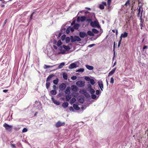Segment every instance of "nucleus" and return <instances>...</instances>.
Here are the masks:
<instances>
[{
    "label": "nucleus",
    "mask_w": 148,
    "mask_h": 148,
    "mask_svg": "<svg viewBox=\"0 0 148 148\" xmlns=\"http://www.w3.org/2000/svg\"><path fill=\"white\" fill-rule=\"evenodd\" d=\"M86 17L85 16H82L80 17V21L82 22H83L85 20Z\"/></svg>",
    "instance_id": "c756f323"
},
{
    "label": "nucleus",
    "mask_w": 148,
    "mask_h": 148,
    "mask_svg": "<svg viewBox=\"0 0 148 148\" xmlns=\"http://www.w3.org/2000/svg\"><path fill=\"white\" fill-rule=\"evenodd\" d=\"M61 34L60 32H57L55 34V35L54 37L53 43L56 44L57 42V40H58L61 36Z\"/></svg>",
    "instance_id": "f03ea898"
},
{
    "label": "nucleus",
    "mask_w": 148,
    "mask_h": 148,
    "mask_svg": "<svg viewBox=\"0 0 148 148\" xmlns=\"http://www.w3.org/2000/svg\"><path fill=\"white\" fill-rule=\"evenodd\" d=\"M50 92L51 94L53 95H55L57 94V91L56 90H51L50 91Z\"/></svg>",
    "instance_id": "b1692460"
},
{
    "label": "nucleus",
    "mask_w": 148,
    "mask_h": 148,
    "mask_svg": "<svg viewBox=\"0 0 148 148\" xmlns=\"http://www.w3.org/2000/svg\"><path fill=\"white\" fill-rule=\"evenodd\" d=\"M84 71V69L83 68H80L78 70L76 71V72H83Z\"/></svg>",
    "instance_id": "72a5a7b5"
},
{
    "label": "nucleus",
    "mask_w": 148,
    "mask_h": 148,
    "mask_svg": "<svg viewBox=\"0 0 148 148\" xmlns=\"http://www.w3.org/2000/svg\"><path fill=\"white\" fill-rule=\"evenodd\" d=\"M71 40V42H74L76 41H81V39L79 37L77 36H71L70 38L69 37L66 38L65 41L66 43H69Z\"/></svg>",
    "instance_id": "f257e3e1"
},
{
    "label": "nucleus",
    "mask_w": 148,
    "mask_h": 148,
    "mask_svg": "<svg viewBox=\"0 0 148 148\" xmlns=\"http://www.w3.org/2000/svg\"><path fill=\"white\" fill-rule=\"evenodd\" d=\"M79 26V24L77 23V24H75L74 25L73 27L75 29H78Z\"/></svg>",
    "instance_id": "c85d7f7f"
},
{
    "label": "nucleus",
    "mask_w": 148,
    "mask_h": 148,
    "mask_svg": "<svg viewBox=\"0 0 148 148\" xmlns=\"http://www.w3.org/2000/svg\"><path fill=\"white\" fill-rule=\"evenodd\" d=\"M79 36L81 38H84L85 37H87V35L86 33L84 32H80L79 33Z\"/></svg>",
    "instance_id": "6e6552de"
},
{
    "label": "nucleus",
    "mask_w": 148,
    "mask_h": 148,
    "mask_svg": "<svg viewBox=\"0 0 148 148\" xmlns=\"http://www.w3.org/2000/svg\"><path fill=\"white\" fill-rule=\"evenodd\" d=\"M71 98V96L69 94H68L66 96V101H69Z\"/></svg>",
    "instance_id": "4be33fe9"
},
{
    "label": "nucleus",
    "mask_w": 148,
    "mask_h": 148,
    "mask_svg": "<svg viewBox=\"0 0 148 148\" xmlns=\"http://www.w3.org/2000/svg\"><path fill=\"white\" fill-rule=\"evenodd\" d=\"M27 131V129L26 128H24L22 130L23 132H26Z\"/></svg>",
    "instance_id": "49530a36"
},
{
    "label": "nucleus",
    "mask_w": 148,
    "mask_h": 148,
    "mask_svg": "<svg viewBox=\"0 0 148 148\" xmlns=\"http://www.w3.org/2000/svg\"><path fill=\"white\" fill-rule=\"evenodd\" d=\"M102 4L103 5H106V3L105 2L103 1L102 2Z\"/></svg>",
    "instance_id": "bf43d9fd"
},
{
    "label": "nucleus",
    "mask_w": 148,
    "mask_h": 148,
    "mask_svg": "<svg viewBox=\"0 0 148 148\" xmlns=\"http://www.w3.org/2000/svg\"><path fill=\"white\" fill-rule=\"evenodd\" d=\"M11 145L13 147H14V148H16V146H15V145L14 144H11Z\"/></svg>",
    "instance_id": "680f3d73"
},
{
    "label": "nucleus",
    "mask_w": 148,
    "mask_h": 148,
    "mask_svg": "<svg viewBox=\"0 0 148 148\" xmlns=\"http://www.w3.org/2000/svg\"><path fill=\"white\" fill-rule=\"evenodd\" d=\"M3 126L5 128L6 130L9 132L11 131L12 130V127H13L12 125H9L6 123H5L3 124Z\"/></svg>",
    "instance_id": "7ed1b4c3"
},
{
    "label": "nucleus",
    "mask_w": 148,
    "mask_h": 148,
    "mask_svg": "<svg viewBox=\"0 0 148 148\" xmlns=\"http://www.w3.org/2000/svg\"><path fill=\"white\" fill-rule=\"evenodd\" d=\"M53 47L56 50L57 49V47L55 45H53Z\"/></svg>",
    "instance_id": "0e129e2a"
},
{
    "label": "nucleus",
    "mask_w": 148,
    "mask_h": 148,
    "mask_svg": "<svg viewBox=\"0 0 148 148\" xmlns=\"http://www.w3.org/2000/svg\"><path fill=\"white\" fill-rule=\"evenodd\" d=\"M128 36V33L126 32H125L124 33H122L120 37V38L121 40H122V38H125L127 37Z\"/></svg>",
    "instance_id": "9b49d317"
},
{
    "label": "nucleus",
    "mask_w": 148,
    "mask_h": 148,
    "mask_svg": "<svg viewBox=\"0 0 148 148\" xmlns=\"http://www.w3.org/2000/svg\"><path fill=\"white\" fill-rule=\"evenodd\" d=\"M72 90L73 92H77L78 90V88L76 86L72 85L71 86Z\"/></svg>",
    "instance_id": "ddd939ff"
},
{
    "label": "nucleus",
    "mask_w": 148,
    "mask_h": 148,
    "mask_svg": "<svg viewBox=\"0 0 148 148\" xmlns=\"http://www.w3.org/2000/svg\"><path fill=\"white\" fill-rule=\"evenodd\" d=\"M91 96L92 98L93 99H96L97 97V96H96V95L94 94L91 95Z\"/></svg>",
    "instance_id": "58836bf2"
},
{
    "label": "nucleus",
    "mask_w": 148,
    "mask_h": 148,
    "mask_svg": "<svg viewBox=\"0 0 148 148\" xmlns=\"http://www.w3.org/2000/svg\"><path fill=\"white\" fill-rule=\"evenodd\" d=\"M62 44V43L60 40H59L58 41L57 45L58 46H60Z\"/></svg>",
    "instance_id": "e433bc0d"
},
{
    "label": "nucleus",
    "mask_w": 148,
    "mask_h": 148,
    "mask_svg": "<svg viewBox=\"0 0 148 148\" xmlns=\"http://www.w3.org/2000/svg\"><path fill=\"white\" fill-rule=\"evenodd\" d=\"M46 88L47 89H48L50 85V82H46Z\"/></svg>",
    "instance_id": "7c9ffc66"
},
{
    "label": "nucleus",
    "mask_w": 148,
    "mask_h": 148,
    "mask_svg": "<svg viewBox=\"0 0 148 148\" xmlns=\"http://www.w3.org/2000/svg\"><path fill=\"white\" fill-rule=\"evenodd\" d=\"M87 35L90 36H94V34L91 31H88L87 32Z\"/></svg>",
    "instance_id": "aec40b11"
},
{
    "label": "nucleus",
    "mask_w": 148,
    "mask_h": 148,
    "mask_svg": "<svg viewBox=\"0 0 148 148\" xmlns=\"http://www.w3.org/2000/svg\"><path fill=\"white\" fill-rule=\"evenodd\" d=\"M59 79L58 78H57L56 79L54 80L53 81V84H57L58 83Z\"/></svg>",
    "instance_id": "2f4dec72"
},
{
    "label": "nucleus",
    "mask_w": 148,
    "mask_h": 148,
    "mask_svg": "<svg viewBox=\"0 0 148 148\" xmlns=\"http://www.w3.org/2000/svg\"><path fill=\"white\" fill-rule=\"evenodd\" d=\"M54 66V65H53V66H48V65H45V64L44 65V68L45 69H47V68H51V67H53Z\"/></svg>",
    "instance_id": "f704fd0d"
},
{
    "label": "nucleus",
    "mask_w": 148,
    "mask_h": 148,
    "mask_svg": "<svg viewBox=\"0 0 148 148\" xmlns=\"http://www.w3.org/2000/svg\"><path fill=\"white\" fill-rule=\"evenodd\" d=\"M70 27V29L72 32H73L74 31V27Z\"/></svg>",
    "instance_id": "864d4df0"
},
{
    "label": "nucleus",
    "mask_w": 148,
    "mask_h": 148,
    "mask_svg": "<svg viewBox=\"0 0 148 148\" xmlns=\"http://www.w3.org/2000/svg\"><path fill=\"white\" fill-rule=\"evenodd\" d=\"M89 91L91 95L94 94L95 92V90L92 88H90L89 89Z\"/></svg>",
    "instance_id": "5701e85b"
},
{
    "label": "nucleus",
    "mask_w": 148,
    "mask_h": 148,
    "mask_svg": "<svg viewBox=\"0 0 148 148\" xmlns=\"http://www.w3.org/2000/svg\"><path fill=\"white\" fill-rule=\"evenodd\" d=\"M34 14V12H33L30 15V20H31L32 19V17H33Z\"/></svg>",
    "instance_id": "8fccbe9b"
},
{
    "label": "nucleus",
    "mask_w": 148,
    "mask_h": 148,
    "mask_svg": "<svg viewBox=\"0 0 148 148\" xmlns=\"http://www.w3.org/2000/svg\"><path fill=\"white\" fill-rule=\"evenodd\" d=\"M114 82V79L113 78V77H112L111 78L110 83L111 84H113Z\"/></svg>",
    "instance_id": "a18cd8bd"
},
{
    "label": "nucleus",
    "mask_w": 148,
    "mask_h": 148,
    "mask_svg": "<svg viewBox=\"0 0 148 148\" xmlns=\"http://www.w3.org/2000/svg\"><path fill=\"white\" fill-rule=\"evenodd\" d=\"M96 94L97 95H99L101 93V92H100V91L99 90H97L96 91Z\"/></svg>",
    "instance_id": "de8ad7c7"
},
{
    "label": "nucleus",
    "mask_w": 148,
    "mask_h": 148,
    "mask_svg": "<svg viewBox=\"0 0 148 148\" xmlns=\"http://www.w3.org/2000/svg\"><path fill=\"white\" fill-rule=\"evenodd\" d=\"M66 35H63L61 37V39L62 40H64L66 38Z\"/></svg>",
    "instance_id": "4c0bfd02"
},
{
    "label": "nucleus",
    "mask_w": 148,
    "mask_h": 148,
    "mask_svg": "<svg viewBox=\"0 0 148 148\" xmlns=\"http://www.w3.org/2000/svg\"><path fill=\"white\" fill-rule=\"evenodd\" d=\"M121 40H121V39H120V40H119V43H118V47H119L120 44H121Z\"/></svg>",
    "instance_id": "6e6d98bb"
},
{
    "label": "nucleus",
    "mask_w": 148,
    "mask_h": 148,
    "mask_svg": "<svg viewBox=\"0 0 148 148\" xmlns=\"http://www.w3.org/2000/svg\"><path fill=\"white\" fill-rule=\"evenodd\" d=\"M79 101L81 103H83L84 102V100L83 99H79Z\"/></svg>",
    "instance_id": "052dcab7"
},
{
    "label": "nucleus",
    "mask_w": 148,
    "mask_h": 148,
    "mask_svg": "<svg viewBox=\"0 0 148 148\" xmlns=\"http://www.w3.org/2000/svg\"><path fill=\"white\" fill-rule=\"evenodd\" d=\"M63 47L66 51H68L70 49V47L68 46H66L64 45H63Z\"/></svg>",
    "instance_id": "412c9836"
},
{
    "label": "nucleus",
    "mask_w": 148,
    "mask_h": 148,
    "mask_svg": "<svg viewBox=\"0 0 148 148\" xmlns=\"http://www.w3.org/2000/svg\"><path fill=\"white\" fill-rule=\"evenodd\" d=\"M90 82L91 84L92 85L95 84V82L94 80L92 79H90Z\"/></svg>",
    "instance_id": "c9c22d12"
},
{
    "label": "nucleus",
    "mask_w": 148,
    "mask_h": 148,
    "mask_svg": "<svg viewBox=\"0 0 148 148\" xmlns=\"http://www.w3.org/2000/svg\"><path fill=\"white\" fill-rule=\"evenodd\" d=\"M85 82L82 81H79L76 82V84L79 87H83L85 85Z\"/></svg>",
    "instance_id": "20e7f679"
},
{
    "label": "nucleus",
    "mask_w": 148,
    "mask_h": 148,
    "mask_svg": "<svg viewBox=\"0 0 148 148\" xmlns=\"http://www.w3.org/2000/svg\"><path fill=\"white\" fill-rule=\"evenodd\" d=\"M116 69V67H115L114 69H113L111 71H110L108 74V76L112 75H113L115 72Z\"/></svg>",
    "instance_id": "f3484780"
},
{
    "label": "nucleus",
    "mask_w": 148,
    "mask_h": 148,
    "mask_svg": "<svg viewBox=\"0 0 148 148\" xmlns=\"http://www.w3.org/2000/svg\"><path fill=\"white\" fill-rule=\"evenodd\" d=\"M54 76V75L53 74H51L49 75L47 77L46 80V82H48L50 81L51 79Z\"/></svg>",
    "instance_id": "2eb2a0df"
},
{
    "label": "nucleus",
    "mask_w": 148,
    "mask_h": 148,
    "mask_svg": "<svg viewBox=\"0 0 148 148\" xmlns=\"http://www.w3.org/2000/svg\"><path fill=\"white\" fill-rule=\"evenodd\" d=\"M7 22V19H6L4 21V24L5 25Z\"/></svg>",
    "instance_id": "774afa93"
},
{
    "label": "nucleus",
    "mask_w": 148,
    "mask_h": 148,
    "mask_svg": "<svg viewBox=\"0 0 148 148\" xmlns=\"http://www.w3.org/2000/svg\"><path fill=\"white\" fill-rule=\"evenodd\" d=\"M140 23H143L144 21V20L142 18V14L140 15Z\"/></svg>",
    "instance_id": "c03bdc74"
},
{
    "label": "nucleus",
    "mask_w": 148,
    "mask_h": 148,
    "mask_svg": "<svg viewBox=\"0 0 148 148\" xmlns=\"http://www.w3.org/2000/svg\"><path fill=\"white\" fill-rule=\"evenodd\" d=\"M90 25L93 27H99V26L98 22L96 21L91 22L90 23Z\"/></svg>",
    "instance_id": "0eeeda50"
},
{
    "label": "nucleus",
    "mask_w": 148,
    "mask_h": 148,
    "mask_svg": "<svg viewBox=\"0 0 148 148\" xmlns=\"http://www.w3.org/2000/svg\"><path fill=\"white\" fill-rule=\"evenodd\" d=\"M65 124V122H61L59 121L56 123L55 124V126L56 127H58L64 125Z\"/></svg>",
    "instance_id": "39448f33"
},
{
    "label": "nucleus",
    "mask_w": 148,
    "mask_h": 148,
    "mask_svg": "<svg viewBox=\"0 0 148 148\" xmlns=\"http://www.w3.org/2000/svg\"><path fill=\"white\" fill-rule=\"evenodd\" d=\"M98 85L100 87L101 91H103V82L102 81H99L98 82Z\"/></svg>",
    "instance_id": "1a4fd4ad"
},
{
    "label": "nucleus",
    "mask_w": 148,
    "mask_h": 148,
    "mask_svg": "<svg viewBox=\"0 0 148 148\" xmlns=\"http://www.w3.org/2000/svg\"><path fill=\"white\" fill-rule=\"evenodd\" d=\"M73 107L75 110H78L80 109V108H79L77 105L75 104H73Z\"/></svg>",
    "instance_id": "cd10ccee"
},
{
    "label": "nucleus",
    "mask_w": 148,
    "mask_h": 148,
    "mask_svg": "<svg viewBox=\"0 0 148 148\" xmlns=\"http://www.w3.org/2000/svg\"><path fill=\"white\" fill-rule=\"evenodd\" d=\"M113 51H114V54H113V56H114V57H115V50H114V45Z\"/></svg>",
    "instance_id": "5fc2aeb1"
},
{
    "label": "nucleus",
    "mask_w": 148,
    "mask_h": 148,
    "mask_svg": "<svg viewBox=\"0 0 148 148\" xmlns=\"http://www.w3.org/2000/svg\"><path fill=\"white\" fill-rule=\"evenodd\" d=\"M95 45L94 44L90 45L88 46V47H89L91 48L92 47H93V46H95Z\"/></svg>",
    "instance_id": "09e8293b"
},
{
    "label": "nucleus",
    "mask_w": 148,
    "mask_h": 148,
    "mask_svg": "<svg viewBox=\"0 0 148 148\" xmlns=\"http://www.w3.org/2000/svg\"><path fill=\"white\" fill-rule=\"evenodd\" d=\"M130 5V0H128L126 3H125V4L124 5H125L127 6L128 5Z\"/></svg>",
    "instance_id": "79ce46f5"
},
{
    "label": "nucleus",
    "mask_w": 148,
    "mask_h": 148,
    "mask_svg": "<svg viewBox=\"0 0 148 148\" xmlns=\"http://www.w3.org/2000/svg\"><path fill=\"white\" fill-rule=\"evenodd\" d=\"M62 76L63 78L65 79L66 80L68 78V76L67 74L66 73H64L62 74Z\"/></svg>",
    "instance_id": "bb28decb"
},
{
    "label": "nucleus",
    "mask_w": 148,
    "mask_h": 148,
    "mask_svg": "<svg viewBox=\"0 0 148 148\" xmlns=\"http://www.w3.org/2000/svg\"><path fill=\"white\" fill-rule=\"evenodd\" d=\"M69 103L68 102H66L63 103L62 104V106L64 108H66L68 106Z\"/></svg>",
    "instance_id": "393cba45"
},
{
    "label": "nucleus",
    "mask_w": 148,
    "mask_h": 148,
    "mask_svg": "<svg viewBox=\"0 0 148 148\" xmlns=\"http://www.w3.org/2000/svg\"><path fill=\"white\" fill-rule=\"evenodd\" d=\"M8 91V90H3V92H4L6 93Z\"/></svg>",
    "instance_id": "69168bd1"
},
{
    "label": "nucleus",
    "mask_w": 148,
    "mask_h": 148,
    "mask_svg": "<svg viewBox=\"0 0 148 148\" xmlns=\"http://www.w3.org/2000/svg\"><path fill=\"white\" fill-rule=\"evenodd\" d=\"M73 107L71 106L70 107L69 109L70 111H73L74 110Z\"/></svg>",
    "instance_id": "603ef678"
},
{
    "label": "nucleus",
    "mask_w": 148,
    "mask_h": 148,
    "mask_svg": "<svg viewBox=\"0 0 148 148\" xmlns=\"http://www.w3.org/2000/svg\"><path fill=\"white\" fill-rule=\"evenodd\" d=\"M147 47L146 46H144L143 48V49L144 50L145 49L147 48Z\"/></svg>",
    "instance_id": "e2e57ef3"
},
{
    "label": "nucleus",
    "mask_w": 148,
    "mask_h": 148,
    "mask_svg": "<svg viewBox=\"0 0 148 148\" xmlns=\"http://www.w3.org/2000/svg\"><path fill=\"white\" fill-rule=\"evenodd\" d=\"M75 98H73L72 99H71V102H72V101H73V103H74V102H75Z\"/></svg>",
    "instance_id": "4d7b16f0"
},
{
    "label": "nucleus",
    "mask_w": 148,
    "mask_h": 148,
    "mask_svg": "<svg viewBox=\"0 0 148 148\" xmlns=\"http://www.w3.org/2000/svg\"><path fill=\"white\" fill-rule=\"evenodd\" d=\"M85 66L87 69L90 70H92L94 69L93 66L88 64L86 65Z\"/></svg>",
    "instance_id": "6ab92c4d"
},
{
    "label": "nucleus",
    "mask_w": 148,
    "mask_h": 148,
    "mask_svg": "<svg viewBox=\"0 0 148 148\" xmlns=\"http://www.w3.org/2000/svg\"><path fill=\"white\" fill-rule=\"evenodd\" d=\"M70 27H68L66 30V32L67 34H68L70 32Z\"/></svg>",
    "instance_id": "37998d69"
},
{
    "label": "nucleus",
    "mask_w": 148,
    "mask_h": 148,
    "mask_svg": "<svg viewBox=\"0 0 148 148\" xmlns=\"http://www.w3.org/2000/svg\"><path fill=\"white\" fill-rule=\"evenodd\" d=\"M66 87V85L65 83H62L59 86V89L61 91H63Z\"/></svg>",
    "instance_id": "423d86ee"
},
{
    "label": "nucleus",
    "mask_w": 148,
    "mask_h": 148,
    "mask_svg": "<svg viewBox=\"0 0 148 148\" xmlns=\"http://www.w3.org/2000/svg\"><path fill=\"white\" fill-rule=\"evenodd\" d=\"M53 88L54 90H55L56 88V86L55 85H53Z\"/></svg>",
    "instance_id": "13d9d810"
},
{
    "label": "nucleus",
    "mask_w": 148,
    "mask_h": 148,
    "mask_svg": "<svg viewBox=\"0 0 148 148\" xmlns=\"http://www.w3.org/2000/svg\"><path fill=\"white\" fill-rule=\"evenodd\" d=\"M99 8L101 9H103L104 8V5L103 4H100L99 5Z\"/></svg>",
    "instance_id": "ea45409f"
},
{
    "label": "nucleus",
    "mask_w": 148,
    "mask_h": 148,
    "mask_svg": "<svg viewBox=\"0 0 148 148\" xmlns=\"http://www.w3.org/2000/svg\"><path fill=\"white\" fill-rule=\"evenodd\" d=\"M51 99L52 101L55 104L57 105H60V102L58 101L55 100L53 97H52Z\"/></svg>",
    "instance_id": "f8f14e48"
},
{
    "label": "nucleus",
    "mask_w": 148,
    "mask_h": 148,
    "mask_svg": "<svg viewBox=\"0 0 148 148\" xmlns=\"http://www.w3.org/2000/svg\"><path fill=\"white\" fill-rule=\"evenodd\" d=\"M92 32L94 33L97 34L99 33V31L95 29H93L92 30Z\"/></svg>",
    "instance_id": "473e14b6"
},
{
    "label": "nucleus",
    "mask_w": 148,
    "mask_h": 148,
    "mask_svg": "<svg viewBox=\"0 0 148 148\" xmlns=\"http://www.w3.org/2000/svg\"><path fill=\"white\" fill-rule=\"evenodd\" d=\"M65 63L64 62L61 63L58 66V69H61L63 67Z\"/></svg>",
    "instance_id": "a878e982"
},
{
    "label": "nucleus",
    "mask_w": 148,
    "mask_h": 148,
    "mask_svg": "<svg viewBox=\"0 0 148 148\" xmlns=\"http://www.w3.org/2000/svg\"><path fill=\"white\" fill-rule=\"evenodd\" d=\"M62 54H64L65 53V51H62L61 52H60Z\"/></svg>",
    "instance_id": "338daca9"
},
{
    "label": "nucleus",
    "mask_w": 148,
    "mask_h": 148,
    "mask_svg": "<svg viewBox=\"0 0 148 148\" xmlns=\"http://www.w3.org/2000/svg\"><path fill=\"white\" fill-rule=\"evenodd\" d=\"M70 87H67L64 91L65 93L66 94H69L70 93Z\"/></svg>",
    "instance_id": "dca6fc26"
},
{
    "label": "nucleus",
    "mask_w": 148,
    "mask_h": 148,
    "mask_svg": "<svg viewBox=\"0 0 148 148\" xmlns=\"http://www.w3.org/2000/svg\"><path fill=\"white\" fill-rule=\"evenodd\" d=\"M77 78V77L76 76H73L71 77V79L73 80H75Z\"/></svg>",
    "instance_id": "a19ab883"
},
{
    "label": "nucleus",
    "mask_w": 148,
    "mask_h": 148,
    "mask_svg": "<svg viewBox=\"0 0 148 148\" xmlns=\"http://www.w3.org/2000/svg\"><path fill=\"white\" fill-rule=\"evenodd\" d=\"M138 12L137 14V16H140L141 14H142V12H143V8H141V6H140L139 9L138 10Z\"/></svg>",
    "instance_id": "9d476101"
},
{
    "label": "nucleus",
    "mask_w": 148,
    "mask_h": 148,
    "mask_svg": "<svg viewBox=\"0 0 148 148\" xmlns=\"http://www.w3.org/2000/svg\"><path fill=\"white\" fill-rule=\"evenodd\" d=\"M38 106H39L38 107V108L39 110H40L42 108L41 106V104L40 103H39L38 105Z\"/></svg>",
    "instance_id": "3c124183"
},
{
    "label": "nucleus",
    "mask_w": 148,
    "mask_h": 148,
    "mask_svg": "<svg viewBox=\"0 0 148 148\" xmlns=\"http://www.w3.org/2000/svg\"><path fill=\"white\" fill-rule=\"evenodd\" d=\"M112 0H108V10L110 11L112 9L111 7L110 6V3L111 2Z\"/></svg>",
    "instance_id": "a211bd4d"
},
{
    "label": "nucleus",
    "mask_w": 148,
    "mask_h": 148,
    "mask_svg": "<svg viewBox=\"0 0 148 148\" xmlns=\"http://www.w3.org/2000/svg\"><path fill=\"white\" fill-rule=\"evenodd\" d=\"M76 65L75 63H72L71 64L69 67V69H73L75 68H76Z\"/></svg>",
    "instance_id": "4468645a"
}]
</instances>
